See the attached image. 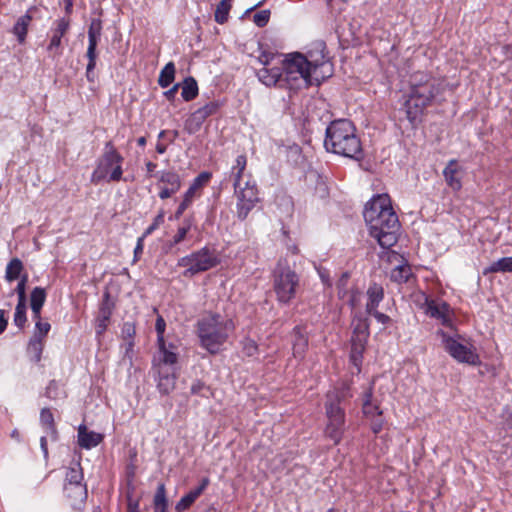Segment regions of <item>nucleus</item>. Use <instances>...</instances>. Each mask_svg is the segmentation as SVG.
<instances>
[{
  "label": "nucleus",
  "mask_w": 512,
  "mask_h": 512,
  "mask_svg": "<svg viewBox=\"0 0 512 512\" xmlns=\"http://www.w3.org/2000/svg\"><path fill=\"white\" fill-rule=\"evenodd\" d=\"M325 43L316 42L306 55L295 52L282 60L284 80L291 87H298L303 82L306 87L319 85L333 74V65L325 54Z\"/></svg>",
  "instance_id": "obj_1"
},
{
  "label": "nucleus",
  "mask_w": 512,
  "mask_h": 512,
  "mask_svg": "<svg viewBox=\"0 0 512 512\" xmlns=\"http://www.w3.org/2000/svg\"><path fill=\"white\" fill-rule=\"evenodd\" d=\"M369 227L370 235L383 248H390L398 240L400 223L391 206L388 194L374 196L366 205L363 212Z\"/></svg>",
  "instance_id": "obj_2"
},
{
  "label": "nucleus",
  "mask_w": 512,
  "mask_h": 512,
  "mask_svg": "<svg viewBox=\"0 0 512 512\" xmlns=\"http://www.w3.org/2000/svg\"><path fill=\"white\" fill-rule=\"evenodd\" d=\"M442 90L441 80L422 72L412 75L404 108L406 117L413 126L421 122L426 108Z\"/></svg>",
  "instance_id": "obj_3"
},
{
  "label": "nucleus",
  "mask_w": 512,
  "mask_h": 512,
  "mask_svg": "<svg viewBox=\"0 0 512 512\" xmlns=\"http://www.w3.org/2000/svg\"><path fill=\"white\" fill-rule=\"evenodd\" d=\"M234 329L233 320L218 313L204 314L197 322L200 344L211 354L222 350Z\"/></svg>",
  "instance_id": "obj_4"
},
{
  "label": "nucleus",
  "mask_w": 512,
  "mask_h": 512,
  "mask_svg": "<svg viewBox=\"0 0 512 512\" xmlns=\"http://www.w3.org/2000/svg\"><path fill=\"white\" fill-rule=\"evenodd\" d=\"M324 146L328 152L359 159L362 155V147L355 133V127L349 120L341 119L330 123L326 129Z\"/></svg>",
  "instance_id": "obj_5"
},
{
  "label": "nucleus",
  "mask_w": 512,
  "mask_h": 512,
  "mask_svg": "<svg viewBox=\"0 0 512 512\" xmlns=\"http://www.w3.org/2000/svg\"><path fill=\"white\" fill-rule=\"evenodd\" d=\"M437 335L441 339L444 350L457 362L465 363L472 366L480 364V357L477 353L476 347L464 339L458 333L452 335L444 332L443 330L437 331Z\"/></svg>",
  "instance_id": "obj_6"
},
{
  "label": "nucleus",
  "mask_w": 512,
  "mask_h": 512,
  "mask_svg": "<svg viewBox=\"0 0 512 512\" xmlns=\"http://www.w3.org/2000/svg\"><path fill=\"white\" fill-rule=\"evenodd\" d=\"M123 157L109 142L106 144L105 152L99 158L96 168L91 175V182L98 184L102 181L117 182L122 179Z\"/></svg>",
  "instance_id": "obj_7"
},
{
  "label": "nucleus",
  "mask_w": 512,
  "mask_h": 512,
  "mask_svg": "<svg viewBox=\"0 0 512 512\" xmlns=\"http://www.w3.org/2000/svg\"><path fill=\"white\" fill-rule=\"evenodd\" d=\"M299 286V276L286 262L279 261L273 272V290L278 302L288 304L295 296Z\"/></svg>",
  "instance_id": "obj_8"
},
{
  "label": "nucleus",
  "mask_w": 512,
  "mask_h": 512,
  "mask_svg": "<svg viewBox=\"0 0 512 512\" xmlns=\"http://www.w3.org/2000/svg\"><path fill=\"white\" fill-rule=\"evenodd\" d=\"M219 263L220 258L216 251L208 247H203L189 255L181 257L177 262V266L184 267L183 276L189 278L208 271L216 267Z\"/></svg>",
  "instance_id": "obj_9"
},
{
  "label": "nucleus",
  "mask_w": 512,
  "mask_h": 512,
  "mask_svg": "<svg viewBox=\"0 0 512 512\" xmlns=\"http://www.w3.org/2000/svg\"><path fill=\"white\" fill-rule=\"evenodd\" d=\"M234 194L237 199V217L240 220H244L259 201L258 190L255 181L248 178L245 180L243 185L236 183V187H234Z\"/></svg>",
  "instance_id": "obj_10"
},
{
  "label": "nucleus",
  "mask_w": 512,
  "mask_h": 512,
  "mask_svg": "<svg viewBox=\"0 0 512 512\" xmlns=\"http://www.w3.org/2000/svg\"><path fill=\"white\" fill-rule=\"evenodd\" d=\"M418 298L419 302L423 300V309L428 316L437 319L444 326L453 327V311L446 302L429 299L423 293Z\"/></svg>",
  "instance_id": "obj_11"
},
{
  "label": "nucleus",
  "mask_w": 512,
  "mask_h": 512,
  "mask_svg": "<svg viewBox=\"0 0 512 512\" xmlns=\"http://www.w3.org/2000/svg\"><path fill=\"white\" fill-rule=\"evenodd\" d=\"M102 23L100 19H92L88 29V48H87V77L90 79V73L96 66V47L101 36Z\"/></svg>",
  "instance_id": "obj_12"
},
{
  "label": "nucleus",
  "mask_w": 512,
  "mask_h": 512,
  "mask_svg": "<svg viewBox=\"0 0 512 512\" xmlns=\"http://www.w3.org/2000/svg\"><path fill=\"white\" fill-rule=\"evenodd\" d=\"M70 28V19L66 17L59 18L54 21L53 27L50 30L51 38L47 46L48 52L52 53L54 57L62 54L61 41L62 37L68 32Z\"/></svg>",
  "instance_id": "obj_13"
},
{
  "label": "nucleus",
  "mask_w": 512,
  "mask_h": 512,
  "mask_svg": "<svg viewBox=\"0 0 512 512\" xmlns=\"http://www.w3.org/2000/svg\"><path fill=\"white\" fill-rule=\"evenodd\" d=\"M178 357L172 344L166 345L165 341L158 342V353L153 360V368L175 367Z\"/></svg>",
  "instance_id": "obj_14"
},
{
  "label": "nucleus",
  "mask_w": 512,
  "mask_h": 512,
  "mask_svg": "<svg viewBox=\"0 0 512 512\" xmlns=\"http://www.w3.org/2000/svg\"><path fill=\"white\" fill-rule=\"evenodd\" d=\"M344 397V391L333 390L327 394V400L325 403V412L327 420L345 418L344 410L341 408L340 403Z\"/></svg>",
  "instance_id": "obj_15"
},
{
  "label": "nucleus",
  "mask_w": 512,
  "mask_h": 512,
  "mask_svg": "<svg viewBox=\"0 0 512 512\" xmlns=\"http://www.w3.org/2000/svg\"><path fill=\"white\" fill-rule=\"evenodd\" d=\"M219 105L216 102H209L205 104L204 106L197 109L191 117L186 122V127L190 130H196L198 129L202 123L208 118L209 116L216 113L218 110Z\"/></svg>",
  "instance_id": "obj_16"
},
{
  "label": "nucleus",
  "mask_w": 512,
  "mask_h": 512,
  "mask_svg": "<svg viewBox=\"0 0 512 512\" xmlns=\"http://www.w3.org/2000/svg\"><path fill=\"white\" fill-rule=\"evenodd\" d=\"M157 374V388L160 393L167 395L171 393L176 384L175 367L153 368Z\"/></svg>",
  "instance_id": "obj_17"
},
{
  "label": "nucleus",
  "mask_w": 512,
  "mask_h": 512,
  "mask_svg": "<svg viewBox=\"0 0 512 512\" xmlns=\"http://www.w3.org/2000/svg\"><path fill=\"white\" fill-rule=\"evenodd\" d=\"M209 483V478H203L196 488L190 490L188 493H186L184 496L180 498V500L175 505V510L177 512H184L188 510L205 491Z\"/></svg>",
  "instance_id": "obj_18"
},
{
  "label": "nucleus",
  "mask_w": 512,
  "mask_h": 512,
  "mask_svg": "<svg viewBox=\"0 0 512 512\" xmlns=\"http://www.w3.org/2000/svg\"><path fill=\"white\" fill-rule=\"evenodd\" d=\"M443 176L446 184L454 191H459L462 187V170L456 160H451L443 170Z\"/></svg>",
  "instance_id": "obj_19"
},
{
  "label": "nucleus",
  "mask_w": 512,
  "mask_h": 512,
  "mask_svg": "<svg viewBox=\"0 0 512 512\" xmlns=\"http://www.w3.org/2000/svg\"><path fill=\"white\" fill-rule=\"evenodd\" d=\"M103 435L94 431H88L85 425L78 427V444L81 448L91 449L99 445Z\"/></svg>",
  "instance_id": "obj_20"
},
{
  "label": "nucleus",
  "mask_w": 512,
  "mask_h": 512,
  "mask_svg": "<svg viewBox=\"0 0 512 512\" xmlns=\"http://www.w3.org/2000/svg\"><path fill=\"white\" fill-rule=\"evenodd\" d=\"M260 82L266 86H274L283 77L281 65L262 67L257 71Z\"/></svg>",
  "instance_id": "obj_21"
},
{
  "label": "nucleus",
  "mask_w": 512,
  "mask_h": 512,
  "mask_svg": "<svg viewBox=\"0 0 512 512\" xmlns=\"http://www.w3.org/2000/svg\"><path fill=\"white\" fill-rule=\"evenodd\" d=\"M33 8L27 10V12L20 16L12 28V33L17 37L20 44H23L26 40L28 28L33 19L31 11Z\"/></svg>",
  "instance_id": "obj_22"
},
{
  "label": "nucleus",
  "mask_w": 512,
  "mask_h": 512,
  "mask_svg": "<svg viewBox=\"0 0 512 512\" xmlns=\"http://www.w3.org/2000/svg\"><path fill=\"white\" fill-rule=\"evenodd\" d=\"M345 418L327 420L325 434L334 444L340 443L344 433Z\"/></svg>",
  "instance_id": "obj_23"
},
{
  "label": "nucleus",
  "mask_w": 512,
  "mask_h": 512,
  "mask_svg": "<svg viewBox=\"0 0 512 512\" xmlns=\"http://www.w3.org/2000/svg\"><path fill=\"white\" fill-rule=\"evenodd\" d=\"M384 292L380 285L373 284L367 290V313H372L377 310L379 303L383 300Z\"/></svg>",
  "instance_id": "obj_24"
},
{
  "label": "nucleus",
  "mask_w": 512,
  "mask_h": 512,
  "mask_svg": "<svg viewBox=\"0 0 512 512\" xmlns=\"http://www.w3.org/2000/svg\"><path fill=\"white\" fill-rule=\"evenodd\" d=\"M369 337V325L366 320L359 319L354 326L351 344L366 345Z\"/></svg>",
  "instance_id": "obj_25"
},
{
  "label": "nucleus",
  "mask_w": 512,
  "mask_h": 512,
  "mask_svg": "<svg viewBox=\"0 0 512 512\" xmlns=\"http://www.w3.org/2000/svg\"><path fill=\"white\" fill-rule=\"evenodd\" d=\"M498 272H512V257L500 258L483 270L484 275Z\"/></svg>",
  "instance_id": "obj_26"
},
{
  "label": "nucleus",
  "mask_w": 512,
  "mask_h": 512,
  "mask_svg": "<svg viewBox=\"0 0 512 512\" xmlns=\"http://www.w3.org/2000/svg\"><path fill=\"white\" fill-rule=\"evenodd\" d=\"M372 388L370 387L364 394L362 411L366 417L373 418L374 416H381L382 411L379 406L372 402Z\"/></svg>",
  "instance_id": "obj_27"
},
{
  "label": "nucleus",
  "mask_w": 512,
  "mask_h": 512,
  "mask_svg": "<svg viewBox=\"0 0 512 512\" xmlns=\"http://www.w3.org/2000/svg\"><path fill=\"white\" fill-rule=\"evenodd\" d=\"M247 165V158L245 155L237 156L235 164L232 167L233 175V186L236 187V183L239 185L244 184L243 176Z\"/></svg>",
  "instance_id": "obj_28"
},
{
  "label": "nucleus",
  "mask_w": 512,
  "mask_h": 512,
  "mask_svg": "<svg viewBox=\"0 0 512 512\" xmlns=\"http://www.w3.org/2000/svg\"><path fill=\"white\" fill-rule=\"evenodd\" d=\"M83 483V472L79 462H74L66 473V484L65 486L82 485Z\"/></svg>",
  "instance_id": "obj_29"
},
{
  "label": "nucleus",
  "mask_w": 512,
  "mask_h": 512,
  "mask_svg": "<svg viewBox=\"0 0 512 512\" xmlns=\"http://www.w3.org/2000/svg\"><path fill=\"white\" fill-rule=\"evenodd\" d=\"M412 272L410 266L403 262L399 265H397L392 271H391V280L396 283H405L409 280L411 277Z\"/></svg>",
  "instance_id": "obj_30"
},
{
  "label": "nucleus",
  "mask_w": 512,
  "mask_h": 512,
  "mask_svg": "<svg viewBox=\"0 0 512 512\" xmlns=\"http://www.w3.org/2000/svg\"><path fill=\"white\" fill-rule=\"evenodd\" d=\"M308 346L307 338L301 334L299 328L294 329L293 355L302 358Z\"/></svg>",
  "instance_id": "obj_31"
},
{
  "label": "nucleus",
  "mask_w": 512,
  "mask_h": 512,
  "mask_svg": "<svg viewBox=\"0 0 512 512\" xmlns=\"http://www.w3.org/2000/svg\"><path fill=\"white\" fill-rule=\"evenodd\" d=\"M192 225H193L192 218H185L183 220L182 225L180 227H178L177 232L175 233V235L172 237L171 241L169 242V247L176 246V245L180 244L181 242H183L186 239L188 232L191 230Z\"/></svg>",
  "instance_id": "obj_32"
},
{
  "label": "nucleus",
  "mask_w": 512,
  "mask_h": 512,
  "mask_svg": "<svg viewBox=\"0 0 512 512\" xmlns=\"http://www.w3.org/2000/svg\"><path fill=\"white\" fill-rule=\"evenodd\" d=\"M181 89V96L185 101H191L198 95V85L192 77H188L183 81Z\"/></svg>",
  "instance_id": "obj_33"
},
{
  "label": "nucleus",
  "mask_w": 512,
  "mask_h": 512,
  "mask_svg": "<svg viewBox=\"0 0 512 512\" xmlns=\"http://www.w3.org/2000/svg\"><path fill=\"white\" fill-rule=\"evenodd\" d=\"M40 422H41L42 426L44 427L47 435H50L51 437L55 438L57 431H56L55 424H54L53 414L49 409L44 408L41 410Z\"/></svg>",
  "instance_id": "obj_34"
},
{
  "label": "nucleus",
  "mask_w": 512,
  "mask_h": 512,
  "mask_svg": "<svg viewBox=\"0 0 512 512\" xmlns=\"http://www.w3.org/2000/svg\"><path fill=\"white\" fill-rule=\"evenodd\" d=\"M174 78H175V65L173 62H169L161 70L159 78H158V84L162 88H166L174 81Z\"/></svg>",
  "instance_id": "obj_35"
},
{
  "label": "nucleus",
  "mask_w": 512,
  "mask_h": 512,
  "mask_svg": "<svg viewBox=\"0 0 512 512\" xmlns=\"http://www.w3.org/2000/svg\"><path fill=\"white\" fill-rule=\"evenodd\" d=\"M159 181L163 186L170 187L172 191H178L181 187L179 175L171 171L161 172Z\"/></svg>",
  "instance_id": "obj_36"
},
{
  "label": "nucleus",
  "mask_w": 512,
  "mask_h": 512,
  "mask_svg": "<svg viewBox=\"0 0 512 512\" xmlns=\"http://www.w3.org/2000/svg\"><path fill=\"white\" fill-rule=\"evenodd\" d=\"M66 495L75 502H82L87 497L86 485H72L64 487Z\"/></svg>",
  "instance_id": "obj_37"
},
{
  "label": "nucleus",
  "mask_w": 512,
  "mask_h": 512,
  "mask_svg": "<svg viewBox=\"0 0 512 512\" xmlns=\"http://www.w3.org/2000/svg\"><path fill=\"white\" fill-rule=\"evenodd\" d=\"M22 270V262L18 258L12 259L6 266L5 279L8 282L16 280L17 278H19Z\"/></svg>",
  "instance_id": "obj_38"
},
{
  "label": "nucleus",
  "mask_w": 512,
  "mask_h": 512,
  "mask_svg": "<svg viewBox=\"0 0 512 512\" xmlns=\"http://www.w3.org/2000/svg\"><path fill=\"white\" fill-rule=\"evenodd\" d=\"M232 7V0H221L215 10V21L223 24L228 20L229 12Z\"/></svg>",
  "instance_id": "obj_39"
},
{
  "label": "nucleus",
  "mask_w": 512,
  "mask_h": 512,
  "mask_svg": "<svg viewBox=\"0 0 512 512\" xmlns=\"http://www.w3.org/2000/svg\"><path fill=\"white\" fill-rule=\"evenodd\" d=\"M47 293L44 288L35 287L30 295L31 310L42 309L46 301Z\"/></svg>",
  "instance_id": "obj_40"
},
{
  "label": "nucleus",
  "mask_w": 512,
  "mask_h": 512,
  "mask_svg": "<svg viewBox=\"0 0 512 512\" xmlns=\"http://www.w3.org/2000/svg\"><path fill=\"white\" fill-rule=\"evenodd\" d=\"M43 340L32 337L28 343L27 352L30 355L31 359L35 362H39L41 360L42 352H43Z\"/></svg>",
  "instance_id": "obj_41"
},
{
  "label": "nucleus",
  "mask_w": 512,
  "mask_h": 512,
  "mask_svg": "<svg viewBox=\"0 0 512 512\" xmlns=\"http://www.w3.org/2000/svg\"><path fill=\"white\" fill-rule=\"evenodd\" d=\"M366 345L351 344L350 361L359 373Z\"/></svg>",
  "instance_id": "obj_42"
},
{
  "label": "nucleus",
  "mask_w": 512,
  "mask_h": 512,
  "mask_svg": "<svg viewBox=\"0 0 512 512\" xmlns=\"http://www.w3.org/2000/svg\"><path fill=\"white\" fill-rule=\"evenodd\" d=\"M282 60L283 59L280 55L265 51L261 52V54L258 56V62L263 65V67L281 65Z\"/></svg>",
  "instance_id": "obj_43"
},
{
  "label": "nucleus",
  "mask_w": 512,
  "mask_h": 512,
  "mask_svg": "<svg viewBox=\"0 0 512 512\" xmlns=\"http://www.w3.org/2000/svg\"><path fill=\"white\" fill-rule=\"evenodd\" d=\"M211 174L208 172L200 173L192 182L186 193H190L191 196H195V193L200 190L210 179Z\"/></svg>",
  "instance_id": "obj_44"
},
{
  "label": "nucleus",
  "mask_w": 512,
  "mask_h": 512,
  "mask_svg": "<svg viewBox=\"0 0 512 512\" xmlns=\"http://www.w3.org/2000/svg\"><path fill=\"white\" fill-rule=\"evenodd\" d=\"M26 309H27L26 302L18 301L16 308H15V314H14L13 321H14V324L19 328H23L27 321Z\"/></svg>",
  "instance_id": "obj_45"
},
{
  "label": "nucleus",
  "mask_w": 512,
  "mask_h": 512,
  "mask_svg": "<svg viewBox=\"0 0 512 512\" xmlns=\"http://www.w3.org/2000/svg\"><path fill=\"white\" fill-rule=\"evenodd\" d=\"M154 510L167 509L166 489L164 484H159L154 496Z\"/></svg>",
  "instance_id": "obj_46"
},
{
  "label": "nucleus",
  "mask_w": 512,
  "mask_h": 512,
  "mask_svg": "<svg viewBox=\"0 0 512 512\" xmlns=\"http://www.w3.org/2000/svg\"><path fill=\"white\" fill-rule=\"evenodd\" d=\"M165 213L163 210L159 211L153 222L146 228L143 233V237L151 235L156 229H158L164 223Z\"/></svg>",
  "instance_id": "obj_47"
},
{
  "label": "nucleus",
  "mask_w": 512,
  "mask_h": 512,
  "mask_svg": "<svg viewBox=\"0 0 512 512\" xmlns=\"http://www.w3.org/2000/svg\"><path fill=\"white\" fill-rule=\"evenodd\" d=\"M50 329L51 325L47 321L36 322L34 334L32 337L43 340L49 333Z\"/></svg>",
  "instance_id": "obj_48"
},
{
  "label": "nucleus",
  "mask_w": 512,
  "mask_h": 512,
  "mask_svg": "<svg viewBox=\"0 0 512 512\" xmlns=\"http://www.w3.org/2000/svg\"><path fill=\"white\" fill-rule=\"evenodd\" d=\"M28 281V275L25 274L20 278V281L18 282L15 292L18 296V301L20 302H26V284Z\"/></svg>",
  "instance_id": "obj_49"
},
{
  "label": "nucleus",
  "mask_w": 512,
  "mask_h": 512,
  "mask_svg": "<svg viewBox=\"0 0 512 512\" xmlns=\"http://www.w3.org/2000/svg\"><path fill=\"white\" fill-rule=\"evenodd\" d=\"M270 18L269 10H262L254 14L253 21L258 27H264Z\"/></svg>",
  "instance_id": "obj_50"
},
{
  "label": "nucleus",
  "mask_w": 512,
  "mask_h": 512,
  "mask_svg": "<svg viewBox=\"0 0 512 512\" xmlns=\"http://www.w3.org/2000/svg\"><path fill=\"white\" fill-rule=\"evenodd\" d=\"M243 351L247 356H254L258 352V346L252 339H246L243 343Z\"/></svg>",
  "instance_id": "obj_51"
},
{
  "label": "nucleus",
  "mask_w": 512,
  "mask_h": 512,
  "mask_svg": "<svg viewBox=\"0 0 512 512\" xmlns=\"http://www.w3.org/2000/svg\"><path fill=\"white\" fill-rule=\"evenodd\" d=\"M207 392H209V388L205 386V384L201 381H196L191 386V393L201 395L203 397H208Z\"/></svg>",
  "instance_id": "obj_52"
},
{
  "label": "nucleus",
  "mask_w": 512,
  "mask_h": 512,
  "mask_svg": "<svg viewBox=\"0 0 512 512\" xmlns=\"http://www.w3.org/2000/svg\"><path fill=\"white\" fill-rule=\"evenodd\" d=\"M165 328H166V323H165L164 319L161 316H159L157 318L156 324H155V329L157 332V342L165 341L164 340Z\"/></svg>",
  "instance_id": "obj_53"
},
{
  "label": "nucleus",
  "mask_w": 512,
  "mask_h": 512,
  "mask_svg": "<svg viewBox=\"0 0 512 512\" xmlns=\"http://www.w3.org/2000/svg\"><path fill=\"white\" fill-rule=\"evenodd\" d=\"M127 512H140L139 500L130 494L127 495Z\"/></svg>",
  "instance_id": "obj_54"
},
{
  "label": "nucleus",
  "mask_w": 512,
  "mask_h": 512,
  "mask_svg": "<svg viewBox=\"0 0 512 512\" xmlns=\"http://www.w3.org/2000/svg\"><path fill=\"white\" fill-rule=\"evenodd\" d=\"M146 237H143V235L141 237H139L137 239V243H136V247L134 249V262L138 261L140 256L142 255L143 253V249H144V239Z\"/></svg>",
  "instance_id": "obj_55"
},
{
  "label": "nucleus",
  "mask_w": 512,
  "mask_h": 512,
  "mask_svg": "<svg viewBox=\"0 0 512 512\" xmlns=\"http://www.w3.org/2000/svg\"><path fill=\"white\" fill-rule=\"evenodd\" d=\"M109 312L108 313H105L104 312V317L103 319L99 320L98 324H97V327H96V332L98 334H101L104 332V330L106 329V326H107V320L109 318Z\"/></svg>",
  "instance_id": "obj_56"
},
{
  "label": "nucleus",
  "mask_w": 512,
  "mask_h": 512,
  "mask_svg": "<svg viewBox=\"0 0 512 512\" xmlns=\"http://www.w3.org/2000/svg\"><path fill=\"white\" fill-rule=\"evenodd\" d=\"M370 314L373 315L376 318V320L381 324H387L390 321V317L388 315L380 313L377 310Z\"/></svg>",
  "instance_id": "obj_57"
},
{
  "label": "nucleus",
  "mask_w": 512,
  "mask_h": 512,
  "mask_svg": "<svg viewBox=\"0 0 512 512\" xmlns=\"http://www.w3.org/2000/svg\"><path fill=\"white\" fill-rule=\"evenodd\" d=\"M360 296H361V294L358 292H353L350 294L348 302L352 308H355L359 304Z\"/></svg>",
  "instance_id": "obj_58"
},
{
  "label": "nucleus",
  "mask_w": 512,
  "mask_h": 512,
  "mask_svg": "<svg viewBox=\"0 0 512 512\" xmlns=\"http://www.w3.org/2000/svg\"><path fill=\"white\" fill-rule=\"evenodd\" d=\"M176 192L177 191H172L170 187L163 186L159 193V197L161 199H167V198L171 197L173 194H175Z\"/></svg>",
  "instance_id": "obj_59"
},
{
  "label": "nucleus",
  "mask_w": 512,
  "mask_h": 512,
  "mask_svg": "<svg viewBox=\"0 0 512 512\" xmlns=\"http://www.w3.org/2000/svg\"><path fill=\"white\" fill-rule=\"evenodd\" d=\"M179 87H180V84H175L172 88H170L169 90L164 92V96L168 100L174 99Z\"/></svg>",
  "instance_id": "obj_60"
},
{
  "label": "nucleus",
  "mask_w": 512,
  "mask_h": 512,
  "mask_svg": "<svg viewBox=\"0 0 512 512\" xmlns=\"http://www.w3.org/2000/svg\"><path fill=\"white\" fill-rule=\"evenodd\" d=\"M7 326V318L5 317L4 310H0V334L4 332Z\"/></svg>",
  "instance_id": "obj_61"
},
{
  "label": "nucleus",
  "mask_w": 512,
  "mask_h": 512,
  "mask_svg": "<svg viewBox=\"0 0 512 512\" xmlns=\"http://www.w3.org/2000/svg\"><path fill=\"white\" fill-rule=\"evenodd\" d=\"M382 426H383V421L380 419V420L372 422L371 429L376 434L381 431Z\"/></svg>",
  "instance_id": "obj_62"
},
{
  "label": "nucleus",
  "mask_w": 512,
  "mask_h": 512,
  "mask_svg": "<svg viewBox=\"0 0 512 512\" xmlns=\"http://www.w3.org/2000/svg\"><path fill=\"white\" fill-rule=\"evenodd\" d=\"M40 446H41V450L43 451L44 457L47 458V456H48V448H47L46 436H42L40 438Z\"/></svg>",
  "instance_id": "obj_63"
},
{
  "label": "nucleus",
  "mask_w": 512,
  "mask_h": 512,
  "mask_svg": "<svg viewBox=\"0 0 512 512\" xmlns=\"http://www.w3.org/2000/svg\"><path fill=\"white\" fill-rule=\"evenodd\" d=\"M193 196L190 195V193H186L184 194V198H183V201L181 202L182 205H185L186 208H188L190 206V204L192 203L193 201Z\"/></svg>",
  "instance_id": "obj_64"
}]
</instances>
